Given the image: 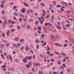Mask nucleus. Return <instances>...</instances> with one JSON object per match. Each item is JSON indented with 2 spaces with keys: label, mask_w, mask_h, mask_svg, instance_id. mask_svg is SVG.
Segmentation results:
<instances>
[{
  "label": "nucleus",
  "mask_w": 74,
  "mask_h": 74,
  "mask_svg": "<svg viewBox=\"0 0 74 74\" xmlns=\"http://www.w3.org/2000/svg\"><path fill=\"white\" fill-rule=\"evenodd\" d=\"M27 57H26L24 58L23 59V61L24 63H27Z\"/></svg>",
  "instance_id": "nucleus-1"
},
{
  "label": "nucleus",
  "mask_w": 74,
  "mask_h": 74,
  "mask_svg": "<svg viewBox=\"0 0 74 74\" xmlns=\"http://www.w3.org/2000/svg\"><path fill=\"white\" fill-rule=\"evenodd\" d=\"M7 58L8 59H9L10 58V60H12V57H11V56L10 55H9L8 56H7Z\"/></svg>",
  "instance_id": "nucleus-2"
},
{
  "label": "nucleus",
  "mask_w": 74,
  "mask_h": 74,
  "mask_svg": "<svg viewBox=\"0 0 74 74\" xmlns=\"http://www.w3.org/2000/svg\"><path fill=\"white\" fill-rule=\"evenodd\" d=\"M62 5L63 6H68V5H66V2H62Z\"/></svg>",
  "instance_id": "nucleus-3"
},
{
  "label": "nucleus",
  "mask_w": 74,
  "mask_h": 74,
  "mask_svg": "<svg viewBox=\"0 0 74 74\" xmlns=\"http://www.w3.org/2000/svg\"><path fill=\"white\" fill-rule=\"evenodd\" d=\"M47 29V27H44L43 28V32L44 33H46L47 31L45 30Z\"/></svg>",
  "instance_id": "nucleus-4"
},
{
  "label": "nucleus",
  "mask_w": 74,
  "mask_h": 74,
  "mask_svg": "<svg viewBox=\"0 0 74 74\" xmlns=\"http://www.w3.org/2000/svg\"><path fill=\"white\" fill-rule=\"evenodd\" d=\"M0 47H1V48L3 49L4 48V45H3V44H1L0 45Z\"/></svg>",
  "instance_id": "nucleus-5"
},
{
  "label": "nucleus",
  "mask_w": 74,
  "mask_h": 74,
  "mask_svg": "<svg viewBox=\"0 0 74 74\" xmlns=\"http://www.w3.org/2000/svg\"><path fill=\"white\" fill-rule=\"evenodd\" d=\"M25 66L27 67V68H28V69H29V67H31V66L28 64L27 65L26 64Z\"/></svg>",
  "instance_id": "nucleus-6"
},
{
  "label": "nucleus",
  "mask_w": 74,
  "mask_h": 74,
  "mask_svg": "<svg viewBox=\"0 0 74 74\" xmlns=\"http://www.w3.org/2000/svg\"><path fill=\"white\" fill-rule=\"evenodd\" d=\"M1 3L2 4H5V0H2V1H1Z\"/></svg>",
  "instance_id": "nucleus-7"
},
{
  "label": "nucleus",
  "mask_w": 74,
  "mask_h": 74,
  "mask_svg": "<svg viewBox=\"0 0 74 74\" xmlns=\"http://www.w3.org/2000/svg\"><path fill=\"white\" fill-rule=\"evenodd\" d=\"M19 39L18 38H16L14 39V40L16 41H19Z\"/></svg>",
  "instance_id": "nucleus-8"
},
{
  "label": "nucleus",
  "mask_w": 74,
  "mask_h": 74,
  "mask_svg": "<svg viewBox=\"0 0 74 74\" xmlns=\"http://www.w3.org/2000/svg\"><path fill=\"white\" fill-rule=\"evenodd\" d=\"M24 49H25V47L22 46L21 48V51H23V50Z\"/></svg>",
  "instance_id": "nucleus-9"
},
{
  "label": "nucleus",
  "mask_w": 74,
  "mask_h": 74,
  "mask_svg": "<svg viewBox=\"0 0 74 74\" xmlns=\"http://www.w3.org/2000/svg\"><path fill=\"white\" fill-rule=\"evenodd\" d=\"M51 37L52 39L54 41H55V38H54V37H53V36H51Z\"/></svg>",
  "instance_id": "nucleus-10"
},
{
  "label": "nucleus",
  "mask_w": 74,
  "mask_h": 74,
  "mask_svg": "<svg viewBox=\"0 0 74 74\" xmlns=\"http://www.w3.org/2000/svg\"><path fill=\"white\" fill-rule=\"evenodd\" d=\"M27 59H28L29 60H32V56H31L30 57L29 56H28L27 57Z\"/></svg>",
  "instance_id": "nucleus-11"
},
{
  "label": "nucleus",
  "mask_w": 74,
  "mask_h": 74,
  "mask_svg": "<svg viewBox=\"0 0 74 74\" xmlns=\"http://www.w3.org/2000/svg\"><path fill=\"white\" fill-rule=\"evenodd\" d=\"M56 2L55 1L53 2V4L54 6L56 5Z\"/></svg>",
  "instance_id": "nucleus-12"
},
{
  "label": "nucleus",
  "mask_w": 74,
  "mask_h": 74,
  "mask_svg": "<svg viewBox=\"0 0 74 74\" xmlns=\"http://www.w3.org/2000/svg\"><path fill=\"white\" fill-rule=\"evenodd\" d=\"M2 26L4 28L5 27V26H6L5 25V24H4V23H3V24L2 25Z\"/></svg>",
  "instance_id": "nucleus-13"
},
{
  "label": "nucleus",
  "mask_w": 74,
  "mask_h": 74,
  "mask_svg": "<svg viewBox=\"0 0 74 74\" xmlns=\"http://www.w3.org/2000/svg\"><path fill=\"white\" fill-rule=\"evenodd\" d=\"M66 13H68V14H70V13H71V11H69V10H66Z\"/></svg>",
  "instance_id": "nucleus-14"
},
{
  "label": "nucleus",
  "mask_w": 74,
  "mask_h": 74,
  "mask_svg": "<svg viewBox=\"0 0 74 74\" xmlns=\"http://www.w3.org/2000/svg\"><path fill=\"white\" fill-rule=\"evenodd\" d=\"M41 37H42V38H44L45 37V35H44L43 34H42L41 35Z\"/></svg>",
  "instance_id": "nucleus-15"
},
{
  "label": "nucleus",
  "mask_w": 74,
  "mask_h": 74,
  "mask_svg": "<svg viewBox=\"0 0 74 74\" xmlns=\"http://www.w3.org/2000/svg\"><path fill=\"white\" fill-rule=\"evenodd\" d=\"M10 33V31H7V36H9V34Z\"/></svg>",
  "instance_id": "nucleus-16"
},
{
  "label": "nucleus",
  "mask_w": 74,
  "mask_h": 74,
  "mask_svg": "<svg viewBox=\"0 0 74 74\" xmlns=\"http://www.w3.org/2000/svg\"><path fill=\"white\" fill-rule=\"evenodd\" d=\"M27 28L28 29H29L30 28V25H28L27 27Z\"/></svg>",
  "instance_id": "nucleus-17"
},
{
  "label": "nucleus",
  "mask_w": 74,
  "mask_h": 74,
  "mask_svg": "<svg viewBox=\"0 0 74 74\" xmlns=\"http://www.w3.org/2000/svg\"><path fill=\"white\" fill-rule=\"evenodd\" d=\"M49 16H50V15L48 14L45 17V18H49Z\"/></svg>",
  "instance_id": "nucleus-18"
},
{
  "label": "nucleus",
  "mask_w": 74,
  "mask_h": 74,
  "mask_svg": "<svg viewBox=\"0 0 74 74\" xmlns=\"http://www.w3.org/2000/svg\"><path fill=\"white\" fill-rule=\"evenodd\" d=\"M10 71H11V70H12V71H14V69L12 68H10L9 69Z\"/></svg>",
  "instance_id": "nucleus-19"
},
{
  "label": "nucleus",
  "mask_w": 74,
  "mask_h": 74,
  "mask_svg": "<svg viewBox=\"0 0 74 74\" xmlns=\"http://www.w3.org/2000/svg\"><path fill=\"white\" fill-rule=\"evenodd\" d=\"M40 5H41L42 6H45V5L43 3H40Z\"/></svg>",
  "instance_id": "nucleus-20"
},
{
  "label": "nucleus",
  "mask_w": 74,
  "mask_h": 74,
  "mask_svg": "<svg viewBox=\"0 0 74 74\" xmlns=\"http://www.w3.org/2000/svg\"><path fill=\"white\" fill-rule=\"evenodd\" d=\"M39 74H43V73L42 72H41V71H40L38 72Z\"/></svg>",
  "instance_id": "nucleus-21"
},
{
  "label": "nucleus",
  "mask_w": 74,
  "mask_h": 74,
  "mask_svg": "<svg viewBox=\"0 0 74 74\" xmlns=\"http://www.w3.org/2000/svg\"><path fill=\"white\" fill-rule=\"evenodd\" d=\"M55 45H57V46H59V44L57 43H56L55 44Z\"/></svg>",
  "instance_id": "nucleus-22"
},
{
  "label": "nucleus",
  "mask_w": 74,
  "mask_h": 74,
  "mask_svg": "<svg viewBox=\"0 0 74 74\" xmlns=\"http://www.w3.org/2000/svg\"><path fill=\"white\" fill-rule=\"evenodd\" d=\"M46 44L47 43L46 42H45L44 43L42 44V45H43V46H45V45H46Z\"/></svg>",
  "instance_id": "nucleus-23"
},
{
  "label": "nucleus",
  "mask_w": 74,
  "mask_h": 74,
  "mask_svg": "<svg viewBox=\"0 0 74 74\" xmlns=\"http://www.w3.org/2000/svg\"><path fill=\"white\" fill-rule=\"evenodd\" d=\"M62 28L64 30H67V28L65 27H62Z\"/></svg>",
  "instance_id": "nucleus-24"
},
{
  "label": "nucleus",
  "mask_w": 74,
  "mask_h": 74,
  "mask_svg": "<svg viewBox=\"0 0 74 74\" xmlns=\"http://www.w3.org/2000/svg\"><path fill=\"white\" fill-rule=\"evenodd\" d=\"M60 68L61 69H62V70H64V68L63 66H61Z\"/></svg>",
  "instance_id": "nucleus-25"
},
{
  "label": "nucleus",
  "mask_w": 74,
  "mask_h": 74,
  "mask_svg": "<svg viewBox=\"0 0 74 74\" xmlns=\"http://www.w3.org/2000/svg\"><path fill=\"white\" fill-rule=\"evenodd\" d=\"M40 66V64H39V63H37L36 64V66Z\"/></svg>",
  "instance_id": "nucleus-26"
},
{
  "label": "nucleus",
  "mask_w": 74,
  "mask_h": 74,
  "mask_svg": "<svg viewBox=\"0 0 74 74\" xmlns=\"http://www.w3.org/2000/svg\"><path fill=\"white\" fill-rule=\"evenodd\" d=\"M50 29L51 30H52V31H54V30H55V29L53 28H51Z\"/></svg>",
  "instance_id": "nucleus-27"
},
{
  "label": "nucleus",
  "mask_w": 74,
  "mask_h": 74,
  "mask_svg": "<svg viewBox=\"0 0 74 74\" xmlns=\"http://www.w3.org/2000/svg\"><path fill=\"white\" fill-rule=\"evenodd\" d=\"M29 22H31V21H33V20L32 18L29 19Z\"/></svg>",
  "instance_id": "nucleus-28"
},
{
  "label": "nucleus",
  "mask_w": 74,
  "mask_h": 74,
  "mask_svg": "<svg viewBox=\"0 0 74 74\" xmlns=\"http://www.w3.org/2000/svg\"><path fill=\"white\" fill-rule=\"evenodd\" d=\"M21 12H23V13H24V12H25V10L23 9H22Z\"/></svg>",
  "instance_id": "nucleus-29"
},
{
  "label": "nucleus",
  "mask_w": 74,
  "mask_h": 74,
  "mask_svg": "<svg viewBox=\"0 0 74 74\" xmlns=\"http://www.w3.org/2000/svg\"><path fill=\"white\" fill-rule=\"evenodd\" d=\"M50 60L52 61L53 62L55 61V60H54V59L53 58V59H51Z\"/></svg>",
  "instance_id": "nucleus-30"
},
{
  "label": "nucleus",
  "mask_w": 74,
  "mask_h": 74,
  "mask_svg": "<svg viewBox=\"0 0 74 74\" xmlns=\"http://www.w3.org/2000/svg\"><path fill=\"white\" fill-rule=\"evenodd\" d=\"M48 25L49 26H53V25H52V24H51L49 23Z\"/></svg>",
  "instance_id": "nucleus-31"
},
{
  "label": "nucleus",
  "mask_w": 74,
  "mask_h": 74,
  "mask_svg": "<svg viewBox=\"0 0 74 74\" xmlns=\"http://www.w3.org/2000/svg\"><path fill=\"white\" fill-rule=\"evenodd\" d=\"M20 16H21V18H23L24 17V16L23 14H20Z\"/></svg>",
  "instance_id": "nucleus-32"
},
{
  "label": "nucleus",
  "mask_w": 74,
  "mask_h": 74,
  "mask_svg": "<svg viewBox=\"0 0 74 74\" xmlns=\"http://www.w3.org/2000/svg\"><path fill=\"white\" fill-rule=\"evenodd\" d=\"M23 4H24L25 5V6H26V7H28V6L27 5V4H26V3L25 2H24Z\"/></svg>",
  "instance_id": "nucleus-33"
},
{
  "label": "nucleus",
  "mask_w": 74,
  "mask_h": 74,
  "mask_svg": "<svg viewBox=\"0 0 74 74\" xmlns=\"http://www.w3.org/2000/svg\"><path fill=\"white\" fill-rule=\"evenodd\" d=\"M70 26V24H67L66 25V26L67 27H69Z\"/></svg>",
  "instance_id": "nucleus-34"
},
{
  "label": "nucleus",
  "mask_w": 74,
  "mask_h": 74,
  "mask_svg": "<svg viewBox=\"0 0 74 74\" xmlns=\"http://www.w3.org/2000/svg\"><path fill=\"white\" fill-rule=\"evenodd\" d=\"M16 8V6H13V9L14 10H15Z\"/></svg>",
  "instance_id": "nucleus-35"
},
{
  "label": "nucleus",
  "mask_w": 74,
  "mask_h": 74,
  "mask_svg": "<svg viewBox=\"0 0 74 74\" xmlns=\"http://www.w3.org/2000/svg\"><path fill=\"white\" fill-rule=\"evenodd\" d=\"M57 27L58 28V29H61V27H60L59 26H57Z\"/></svg>",
  "instance_id": "nucleus-36"
},
{
  "label": "nucleus",
  "mask_w": 74,
  "mask_h": 74,
  "mask_svg": "<svg viewBox=\"0 0 74 74\" xmlns=\"http://www.w3.org/2000/svg\"><path fill=\"white\" fill-rule=\"evenodd\" d=\"M17 28H18V29L19 30L20 29H21V28L20 27V26H19L18 25L17 27Z\"/></svg>",
  "instance_id": "nucleus-37"
},
{
  "label": "nucleus",
  "mask_w": 74,
  "mask_h": 74,
  "mask_svg": "<svg viewBox=\"0 0 74 74\" xmlns=\"http://www.w3.org/2000/svg\"><path fill=\"white\" fill-rule=\"evenodd\" d=\"M2 37H5V34L4 33H3L2 35Z\"/></svg>",
  "instance_id": "nucleus-38"
},
{
  "label": "nucleus",
  "mask_w": 74,
  "mask_h": 74,
  "mask_svg": "<svg viewBox=\"0 0 74 74\" xmlns=\"http://www.w3.org/2000/svg\"><path fill=\"white\" fill-rule=\"evenodd\" d=\"M49 23H45V26H47V25H48Z\"/></svg>",
  "instance_id": "nucleus-39"
},
{
  "label": "nucleus",
  "mask_w": 74,
  "mask_h": 74,
  "mask_svg": "<svg viewBox=\"0 0 74 74\" xmlns=\"http://www.w3.org/2000/svg\"><path fill=\"white\" fill-rule=\"evenodd\" d=\"M14 14L15 15H16V16H18V14L17 13H14Z\"/></svg>",
  "instance_id": "nucleus-40"
},
{
  "label": "nucleus",
  "mask_w": 74,
  "mask_h": 74,
  "mask_svg": "<svg viewBox=\"0 0 74 74\" xmlns=\"http://www.w3.org/2000/svg\"><path fill=\"white\" fill-rule=\"evenodd\" d=\"M58 64H61V62L60 61H58Z\"/></svg>",
  "instance_id": "nucleus-41"
},
{
  "label": "nucleus",
  "mask_w": 74,
  "mask_h": 74,
  "mask_svg": "<svg viewBox=\"0 0 74 74\" xmlns=\"http://www.w3.org/2000/svg\"><path fill=\"white\" fill-rule=\"evenodd\" d=\"M49 55V56H54V54H50Z\"/></svg>",
  "instance_id": "nucleus-42"
},
{
  "label": "nucleus",
  "mask_w": 74,
  "mask_h": 74,
  "mask_svg": "<svg viewBox=\"0 0 74 74\" xmlns=\"http://www.w3.org/2000/svg\"><path fill=\"white\" fill-rule=\"evenodd\" d=\"M29 65L32 66V62H29Z\"/></svg>",
  "instance_id": "nucleus-43"
},
{
  "label": "nucleus",
  "mask_w": 74,
  "mask_h": 74,
  "mask_svg": "<svg viewBox=\"0 0 74 74\" xmlns=\"http://www.w3.org/2000/svg\"><path fill=\"white\" fill-rule=\"evenodd\" d=\"M2 13L3 14H4V10H3L2 11Z\"/></svg>",
  "instance_id": "nucleus-44"
},
{
  "label": "nucleus",
  "mask_w": 74,
  "mask_h": 74,
  "mask_svg": "<svg viewBox=\"0 0 74 74\" xmlns=\"http://www.w3.org/2000/svg\"><path fill=\"white\" fill-rule=\"evenodd\" d=\"M57 7H61V5H58L56 6Z\"/></svg>",
  "instance_id": "nucleus-45"
},
{
  "label": "nucleus",
  "mask_w": 74,
  "mask_h": 74,
  "mask_svg": "<svg viewBox=\"0 0 74 74\" xmlns=\"http://www.w3.org/2000/svg\"><path fill=\"white\" fill-rule=\"evenodd\" d=\"M42 16H43L44 17L45 16V13H43L42 14Z\"/></svg>",
  "instance_id": "nucleus-46"
},
{
  "label": "nucleus",
  "mask_w": 74,
  "mask_h": 74,
  "mask_svg": "<svg viewBox=\"0 0 74 74\" xmlns=\"http://www.w3.org/2000/svg\"><path fill=\"white\" fill-rule=\"evenodd\" d=\"M47 54H48V55H50V52H49V51H47Z\"/></svg>",
  "instance_id": "nucleus-47"
},
{
  "label": "nucleus",
  "mask_w": 74,
  "mask_h": 74,
  "mask_svg": "<svg viewBox=\"0 0 74 74\" xmlns=\"http://www.w3.org/2000/svg\"><path fill=\"white\" fill-rule=\"evenodd\" d=\"M28 47H27V46H26V48H25V50H26V51H28Z\"/></svg>",
  "instance_id": "nucleus-48"
},
{
  "label": "nucleus",
  "mask_w": 74,
  "mask_h": 74,
  "mask_svg": "<svg viewBox=\"0 0 74 74\" xmlns=\"http://www.w3.org/2000/svg\"><path fill=\"white\" fill-rule=\"evenodd\" d=\"M4 23L6 25H7V21H4Z\"/></svg>",
  "instance_id": "nucleus-49"
},
{
  "label": "nucleus",
  "mask_w": 74,
  "mask_h": 74,
  "mask_svg": "<svg viewBox=\"0 0 74 74\" xmlns=\"http://www.w3.org/2000/svg\"><path fill=\"white\" fill-rule=\"evenodd\" d=\"M50 49V48H49V47H48V48H47V51H49Z\"/></svg>",
  "instance_id": "nucleus-50"
},
{
  "label": "nucleus",
  "mask_w": 74,
  "mask_h": 74,
  "mask_svg": "<svg viewBox=\"0 0 74 74\" xmlns=\"http://www.w3.org/2000/svg\"><path fill=\"white\" fill-rule=\"evenodd\" d=\"M0 6L2 8H4V5L2 4H1Z\"/></svg>",
  "instance_id": "nucleus-51"
},
{
  "label": "nucleus",
  "mask_w": 74,
  "mask_h": 74,
  "mask_svg": "<svg viewBox=\"0 0 74 74\" xmlns=\"http://www.w3.org/2000/svg\"><path fill=\"white\" fill-rule=\"evenodd\" d=\"M41 18V19H42L43 20V21H45V19H44V18L42 17V16H41L40 17Z\"/></svg>",
  "instance_id": "nucleus-52"
},
{
  "label": "nucleus",
  "mask_w": 74,
  "mask_h": 74,
  "mask_svg": "<svg viewBox=\"0 0 74 74\" xmlns=\"http://www.w3.org/2000/svg\"><path fill=\"white\" fill-rule=\"evenodd\" d=\"M32 58H33V59H35V56H34V55H33L32 56Z\"/></svg>",
  "instance_id": "nucleus-53"
},
{
  "label": "nucleus",
  "mask_w": 74,
  "mask_h": 74,
  "mask_svg": "<svg viewBox=\"0 0 74 74\" xmlns=\"http://www.w3.org/2000/svg\"><path fill=\"white\" fill-rule=\"evenodd\" d=\"M19 21H21H21H22V18H20L19 19Z\"/></svg>",
  "instance_id": "nucleus-54"
},
{
  "label": "nucleus",
  "mask_w": 74,
  "mask_h": 74,
  "mask_svg": "<svg viewBox=\"0 0 74 74\" xmlns=\"http://www.w3.org/2000/svg\"><path fill=\"white\" fill-rule=\"evenodd\" d=\"M38 19L39 20V21L40 22V21H41V18H38Z\"/></svg>",
  "instance_id": "nucleus-55"
},
{
  "label": "nucleus",
  "mask_w": 74,
  "mask_h": 74,
  "mask_svg": "<svg viewBox=\"0 0 74 74\" xmlns=\"http://www.w3.org/2000/svg\"><path fill=\"white\" fill-rule=\"evenodd\" d=\"M14 4V3L13 2H12V3H10V5H13Z\"/></svg>",
  "instance_id": "nucleus-56"
},
{
  "label": "nucleus",
  "mask_w": 74,
  "mask_h": 74,
  "mask_svg": "<svg viewBox=\"0 0 74 74\" xmlns=\"http://www.w3.org/2000/svg\"><path fill=\"white\" fill-rule=\"evenodd\" d=\"M62 61L63 62H66V59L65 58H64L63 60H62Z\"/></svg>",
  "instance_id": "nucleus-57"
},
{
  "label": "nucleus",
  "mask_w": 74,
  "mask_h": 74,
  "mask_svg": "<svg viewBox=\"0 0 74 74\" xmlns=\"http://www.w3.org/2000/svg\"><path fill=\"white\" fill-rule=\"evenodd\" d=\"M38 29L39 30H41V27H38Z\"/></svg>",
  "instance_id": "nucleus-58"
},
{
  "label": "nucleus",
  "mask_w": 74,
  "mask_h": 74,
  "mask_svg": "<svg viewBox=\"0 0 74 74\" xmlns=\"http://www.w3.org/2000/svg\"><path fill=\"white\" fill-rule=\"evenodd\" d=\"M55 53H56V54H58V55H60V53H59L58 52H55Z\"/></svg>",
  "instance_id": "nucleus-59"
},
{
  "label": "nucleus",
  "mask_w": 74,
  "mask_h": 74,
  "mask_svg": "<svg viewBox=\"0 0 74 74\" xmlns=\"http://www.w3.org/2000/svg\"><path fill=\"white\" fill-rule=\"evenodd\" d=\"M62 66H64V67H66V65H65V64H62Z\"/></svg>",
  "instance_id": "nucleus-60"
},
{
  "label": "nucleus",
  "mask_w": 74,
  "mask_h": 74,
  "mask_svg": "<svg viewBox=\"0 0 74 74\" xmlns=\"http://www.w3.org/2000/svg\"><path fill=\"white\" fill-rule=\"evenodd\" d=\"M35 42L38 43L39 42V41H38V40H36L35 41Z\"/></svg>",
  "instance_id": "nucleus-61"
},
{
  "label": "nucleus",
  "mask_w": 74,
  "mask_h": 74,
  "mask_svg": "<svg viewBox=\"0 0 74 74\" xmlns=\"http://www.w3.org/2000/svg\"><path fill=\"white\" fill-rule=\"evenodd\" d=\"M23 21H27V20H26L25 18H23Z\"/></svg>",
  "instance_id": "nucleus-62"
},
{
  "label": "nucleus",
  "mask_w": 74,
  "mask_h": 74,
  "mask_svg": "<svg viewBox=\"0 0 74 74\" xmlns=\"http://www.w3.org/2000/svg\"><path fill=\"white\" fill-rule=\"evenodd\" d=\"M13 18L14 19H16V18L15 17H13Z\"/></svg>",
  "instance_id": "nucleus-63"
},
{
  "label": "nucleus",
  "mask_w": 74,
  "mask_h": 74,
  "mask_svg": "<svg viewBox=\"0 0 74 74\" xmlns=\"http://www.w3.org/2000/svg\"><path fill=\"white\" fill-rule=\"evenodd\" d=\"M20 42H23V40L22 39H20Z\"/></svg>",
  "instance_id": "nucleus-64"
}]
</instances>
